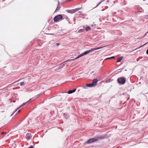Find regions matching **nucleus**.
<instances>
[{"instance_id": "nucleus-33", "label": "nucleus", "mask_w": 148, "mask_h": 148, "mask_svg": "<svg viewBox=\"0 0 148 148\" xmlns=\"http://www.w3.org/2000/svg\"><path fill=\"white\" fill-rule=\"evenodd\" d=\"M28 148H33L32 146H30Z\"/></svg>"}, {"instance_id": "nucleus-37", "label": "nucleus", "mask_w": 148, "mask_h": 148, "mask_svg": "<svg viewBox=\"0 0 148 148\" xmlns=\"http://www.w3.org/2000/svg\"><path fill=\"white\" fill-rule=\"evenodd\" d=\"M84 88H86V87H84Z\"/></svg>"}, {"instance_id": "nucleus-20", "label": "nucleus", "mask_w": 148, "mask_h": 148, "mask_svg": "<svg viewBox=\"0 0 148 148\" xmlns=\"http://www.w3.org/2000/svg\"><path fill=\"white\" fill-rule=\"evenodd\" d=\"M27 103H23L19 107V108H20V107H22V106H24Z\"/></svg>"}, {"instance_id": "nucleus-8", "label": "nucleus", "mask_w": 148, "mask_h": 148, "mask_svg": "<svg viewBox=\"0 0 148 148\" xmlns=\"http://www.w3.org/2000/svg\"><path fill=\"white\" fill-rule=\"evenodd\" d=\"M76 90V89H74L73 90H70L67 93L69 94H71L74 92Z\"/></svg>"}, {"instance_id": "nucleus-32", "label": "nucleus", "mask_w": 148, "mask_h": 148, "mask_svg": "<svg viewBox=\"0 0 148 148\" xmlns=\"http://www.w3.org/2000/svg\"><path fill=\"white\" fill-rule=\"evenodd\" d=\"M148 43V42H147L146 43H145V44H144V45H143V46H144L146 45Z\"/></svg>"}, {"instance_id": "nucleus-13", "label": "nucleus", "mask_w": 148, "mask_h": 148, "mask_svg": "<svg viewBox=\"0 0 148 148\" xmlns=\"http://www.w3.org/2000/svg\"><path fill=\"white\" fill-rule=\"evenodd\" d=\"M82 56L81 55V54H80L78 56H77V57H76L74 59H71V60H72V61H73V60H74L76 59H77V58H78L81 57H82Z\"/></svg>"}, {"instance_id": "nucleus-24", "label": "nucleus", "mask_w": 148, "mask_h": 148, "mask_svg": "<svg viewBox=\"0 0 148 148\" xmlns=\"http://www.w3.org/2000/svg\"><path fill=\"white\" fill-rule=\"evenodd\" d=\"M31 99H30L28 101H27L26 102V103H28L30 102L31 101Z\"/></svg>"}, {"instance_id": "nucleus-26", "label": "nucleus", "mask_w": 148, "mask_h": 148, "mask_svg": "<svg viewBox=\"0 0 148 148\" xmlns=\"http://www.w3.org/2000/svg\"><path fill=\"white\" fill-rule=\"evenodd\" d=\"M81 55H82V56L85 55L84 52V53H81Z\"/></svg>"}, {"instance_id": "nucleus-34", "label": "nucleus", "mask_w": 148, "mask_h": 148, "mask_svg": "<svg viewBox=\"0 0 148 148\" xmlns=\"http://www.w3.org/2000/svg\"><path fill=\"white\" fill-rule=\"evenodd\" d=\"M20 110H19L17 112L18 113L19 112H20Z\"/></svg>"}, {"instance_id": "nucleus-9", "label": "nucleus", "mask_w": 148, "mask_h": 148, "mask_svg": "<svg viewBox=\"0 0 148 148\" xmlns=\"http://www.w3.org/2000/svg\"><path fill=\"white\" fill-rule=\"evenodd\" d=\"M70 61H71V60H68L62 62L61 64H62V66H64L66 63L67 62Z\"/></svg>"}, {"instance_id": "nucleus-19", "label": "nucleus", "mask_w": 148, "mask_h": 148, "mask_svg": "<svg viewBox=\"0 0 148 148\" xmlns=\"http://www.w3.org/2000/svg\"><path fill=\"white\" fill-rule=\"evenodd\" d=\"M20 85L21 86H24L25 85L24 82H22L21 83H20Z\"/></svg>"}, {"instance_id": "nucleus-10", "label": "nucleus", "mask_w": 148, "mask_h": 148, "mask_svg": "<svg viewBox=\"0 0 148 148\" xmlns=\"http://www.w3.org/2000/svg\"><path fill=\"white\" fill-rule=\"evenodd\" d=\"M123 58V56H121L117 60V62H119L122 60Z\"/></svg>"}, {"instance_id": "nucleus-11", "label": "nucleus", "mask_w": 148, "mask_h": 148, "mask_svg": "<svg viewBox=\"0 0 148 148\" xmlns=\"http://www.w3.org/2000/svg\"><path fill=\"white\" fill-rule=\"evenodd\" d=\"M64 116L65 117V119H67L69 117V114H67L66 113H64Z\"/></svg>"}, {"instance_id": "nucleus-30", "label": "nucleus", "mask_w": 148, "mask_h": 148, "mask_svg": "<svg viewBox=\"0 0 148 148\" xmlns=\"http://www.w3.org/2000/svg\"><path fill=\"white\" fill-rule=\"evenodd\" d=\"M146 53L147 54H148V49L146 51Z\"/></svg>"}, {"instance_id": "nucleus-27", "label": "nucleus", "mask_w": 148, "mask_h": 148, "mask_svg": "<svg viewBox=\"0 0 148 148\" xmlns=\"http://www.w3.org/2000/svg\"><path fill=\"white\" fill-rule=\"evenodd\" d=\"M60 45V43H57L56 44V45L57 46H58L59 45Z\"/></svg>"}, {"instance_id": "nucleus-15", "label": "nucleus", "mask_w": 148, "mask_h": 148, "mask_svg": "<svg viewBox=\"0 0 148 148\" xmlns=\"http://www.w3.org/2000/svg\"><path fill=\"white\" fill-rule=\"evenodd\" d=\"M90 29V27L89 26H87L85 28V30L86 31H88Z\"/></svg>"}, {"instance_id": "nucleus-21", "label": "nucleus", "mask_w": 148, "mask_h": 148, "mask_svg": "<svg viewBox=\"0 0 148 148\" xmlns=\"http://www.w3.org/2000/svg\"><path fill=\"white\" fill-rule=\"evenodd\" d=\"M60 9V8L59 7H57L55 11V12H57Z\"/></svg>"}, {"instance_id": "nucleus-22", "label": "nucleus", "mask_w": 148, "mask_h": 148, "mask_svg": "<svg viewBox=\"0 0 148 148\" xmlns=\"http://www.w3.org/2000/svg\"><path fill=\"white\" fill-rule=\"evenodd\" d=\"M66 19L67 21L69 23H71L70 21H69V18H68V17H66Z\"/></svg>"}, {"instance_id": "nucleus-5", "label": "nucleus", "mask_w": 148, "mask_h": 148, "mask_svg": "<svg viewBox=\"0 0 148 148\" xmlns=\"http://www.w3.org/2000/svg\"><path fill=\"white\" fill-rule=\"evenodd\" d=\"M98 81V80L97 79H94L93 80L91 84L93 87L97 85Z\"/></svg>"}, {"instance_id": "nucleus-31", "label": "nucleus", "mask_w": 148, "mask_h": 148, "mask_svg": "<svg viewBox=\"0 0 148 148\" xmlns=\"http://www.w3.org/2000/svg\"><path fill=\"white\" fill-rule=\"evenodd\" d=\"M110 80H111V79H110L109 80V81L108 82V81H106V82H110Z\"/></svg>"}, {"instance_id": "nucleus-35", "label": "nucleus", "mask_w": 148, "mask_h": 148, "mask_svg": "<svg viewBox=\"0 0 148 148\" xmlns=\"http://www.w3.org/2000/svg\"><path fill=\"white\" fill-rule=\"evenodd\" d=\"M148 33V31L147 32V33H146L145 34V35L144 36H145V35L147 34V33Z\"/></svg>"}, {"instance_id": "nucleus-12", "label": "nucleus", "mask_w": 148, "mask_h": 148, "mask_svg": "<svg viewBox=\"0 0 148 148\" xmlns=\"http://www.w3.org/2000/svg\"><path fill=\"white\" fill-rule=\"evenodd\" d=\"M67 12L69 13L73 14L74 13V9L71 10H67Z\"/></svg>"}, {"instance_id": "nucleus-29", "label": "nucleus", "mask_w": 148, "mask_h": 148, "mask_svg": "<svg viewBox=\"0 0 148 148\" xmlns=\"http://www.w3.org/2000/svg\"><path fill=\"white\" fill-rule=\"evenodd\" d=\"M17 110H16L13 113L11 114V116H12Z\"/></svg>"}, {"instance_id": "nucleus-4", "label": "nucleus", "mask_w": 148, "mask_h": 148, "mask_svg": "<svg viewBox=\"0 0 148 148\" xmlns=\"http://www.w3.org/2000/svg\"><path fill=\"white\" fill-rule=\"evenodd\" d=\"M98 140L95 138H91L89 139L87 142V144H90L94 142H96Z\"/></svg>"}, {"instance_id": "nucleus-6", "label": "nucleus", "mask_w": 148, "mask_h": 148, "mask_svg": "<svg viewBox=\"0 0 148 148\" xmlns=\"http://www.w3.org/2000/svg\"><path fill=\"white\" fill-rule=\"evenodd\" d=\"M63 66H62V64L61 63L56 66L54 67V68H55V70H57L62 68Z\"/></svg>"}, {"instance_id": "nucleus-36", "label": "nucleus", "mask_w": 148, "mask_h": 148, "mask_svg": "<svg viewBox=\"0 0 148 148\" xmlns=\"http://www.w3.org/2000/svg\"><path fill=\"white\" fill-rule=\"evenodd\" d=\"M51 34V35H54V34Z\"/></svg>"}, {"instance_id": "nucleus-1", "label": "nucleus", "mask_w": 148, "mask_h": 148, "mask_svg": "<svg viewBox=\"0 0 148 148\" xmlns=\"http://www.w3.org/2000/svg\"><path fill=\"white\" fill-rule=\"evenodd\" d=\"M106 46H103L101 47H98L93 48L90 50L85 51L84 52L85 55L91 52H92L93 51L96 50H98L99 49L102 48Z\"/></svg>"}, {"instance_id": "nucleus-25", "label": "nucleus", "mask_w": 148, "mask_h": 148, "mask_svg": "<svg viewBox=\"0 0 148 148\" xmlns=\"http://www.w3.org/2000/svg\"><path fill=\"white\" fill-rule=\"evenodd\" d=\"M5 133H6V132H2L1 133V134H5Z\"/></svg>"}, {"instance_id": "nucleus-18", "label": "nucleus", "mask_w": 148, "mask_h": 148, "mask_svg": "<svg viewBox=\"0 0 148 148\" xmlns=\"http://www.w3.org/2000/svg\"><path fill=\"white\" fill-rule=\"evenodd\" d=\"M84 32L83 29H79L78 31V32H79V33H80V32Z\"/></svg>"}, {"instance_id": "nucleus-2", "label": "nucleus", "mask_w": 148, "mask_h": 148, "mask_svg": "<svg viewBox=\"0 0 148 148\" xmlns=\"http://www.w3.org/2000/svg\"><path fill=\"white\" fill-rule=\"evenodd\" d=\"M126 78L124 77H120L118 78L117 81L121 84H124L126 82Z\"/></svg>"}, {"instance_id": "nucleus-3", "label": "nucleus", "mask_w": 148, "mask_h": 148, "mask_svg": "<svg viewBox=\"0 0 148 148\" xmlns=\"http://www.w3.org/2000/svg\"><path fill=\"white\" fill-rule=\"evenodd\" d=\"M63 18V16L62 14H58L56 16L53 18L54 21L57 22L60 20H61Z\"/></svg>"}, {"instance_id": "nucleus-38", "label": "nucleus", "mask_w": 148, "mask_h": 148, "mask_svg": "<svg viewBox=\"0 0 148 148\" xmlns=\"http://www.w3.org/2000/svg\"><path fill=\"white\" fill-rule=\"evenodd\" d=\"M39 95H37V96H39Z\"/></svg>"}, {"instance_id": "nucleus-17", "label": "nucleus", "mask_w": 148, "mask_h": 148, "mask_svg": "<svg viewBox=\"0 0 148 148\" xmlns=\"http://www.w3.org/2000/svg\"><path fill=\"white\" fill-rule=\"evenodd\" d=\"M114 58H115V57L114 56H112L110 57L107 58H106L105 59V60H108V59H114Z\"/></svg>"}, {"instance_id": "nucleus-16", "label": "nucleus", "mask_w": 148, "mask_h": 148, "mask_svg": "<svg viewBox=\"0 0 148 148\" xmlns=\"http://www.w3.org/2000/svg\"><path fill=\"white\" fill-rule=\"evenodd\" d=\"M81 9V8H77L74 9V12H75L78 11V10H80Z\"/></svg>"}, {"instance_id": "nucleus-7", "label": "nucleus", "mask_w": 148, "mask_h": 148, "mask_svg": "<svg viewBox=\"0 0 148 148\" xmlns=\"http://www.w3.org/2000/svg\"><path fill=\"white\" fill-rule=\"evenodd\" d=\"M31 134L29 133L27 134L26 136V138L28 140L30 139L31 138Z\"/></svg>"}, {"instance_id": "nucleus-14", "label": "nucleus", "mask_w": 148, "mask_h": 148, "mask_svg": "<svg viewBox=\"0 0 148 148\" xmlns=\"http://www.w3.org/2000/svg\"><path fill=\"white\" fill-rule=\"evenodd\" d=\"M86 86L89 87H93L92 84H86Z\"/></svg>"}, {"instance_id": "nucleus-23", "label": "nucleus", "mask_w": 148, "mask_h": 148, "mask_svg": "<svg viewBox=\"0 0 148 148\" xmlns=\"http://www.w3.org/2000/svg\"><path fill=\"white\" fill-rule=\"evenodd\" d=\"M102 2L101 1L94 8H95L97 7L98 5H99Z\"/></svg>"}, {"instance_id": "nucleus-28", "label": "nucleus", "mask_w": 148, "mask_h": 148, "mask_svg": "<svg viewBox=\"0 0 148 148\" xmlns=\"http://www.w3.org/2000/svg\"><path fill=\"white\" fill-rule=\"evenodd\" d=\"M96 25H94V24H92L91 26H92V27H93V26H95Z\"/></svg>"}]
</instances>
